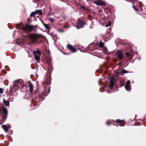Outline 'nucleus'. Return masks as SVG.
Returning <instances> with one entry per match:
<instances>
[{
    "mask_svg": "<svg viewBox=\"0 0 146 146\" xmlns=\"http://www.w3.org/2000/svg\"><path fill=\"white\" fill-rule=\"evenodd\" d=\"M3 92V90L2 88H0V93H2Z\"/></svg>",
    "mask_w": 146,
    "mask_h": 146,
    "instance_id": "obj_28",
    "label": "nucleus"
},
{
    "mask_svg": "<svg viewBox=\"0 0 146 146\" xmlns=\"http://www.w3.org/2000/svg\"><path fill=\"white\" fill-rule=\"evenodd\" d=\"M35 13L36 14H38L39 15H41L42 14V13L41 10H37L35 11Z\"/></svg>",
    "mask_w": 146,
    "mask_h": 146,
    "instance_id": "obj_18",
    "label": "nucleus"
},
{
    "mask_svg": "<svg viewBox=\"0 0 146 146\" xmlns=\"http://www.w3.org/2000/svg\"><path fill=\"white\" fill-rule=\"evenodd\" d=\"M33 26L29 25H27L23 28V29L26 31H31L33 29Z\"/></svg>",
    "mask_w": 146,
    "mask_h": 146,
    "instance_id": "obj_3",
    "label": "nucleus"
},
{
    "mask_svg": "<svg viewBox=\"0 0 146 146\" xmlns=\"http://www.w3.org/2000/svg\"><path fill=\"white\" fill-rule=\"evenodd\" d=\"M132 7L133 8V9L135 10V11H137V9L135 6H132Z\"/></svg>",
    "mask_w": 146,
    "mask_h": 146,
    "instance_id": "obj_27",
    "label": "nucleus"
},
{
    "mask_svg": "<svg viewBox=\"0 0 146 146\" xmlns=\"http://www.w3.org/2000/svg\"><path fill=\"white\" fill-rule=\"evenodd\" d=\"M13 86V89L15 90L16 91L18 90L19 88H21L19 84L17 83L16 81H15V83L14 84Z\"/></svg>",
    "mask_w": 146,
    "mask_h": 146,
    "instance_id": "obj_8",
    "label": "nucleus"
},
{
    "mask_svg": "<svg viewBox=\"0 0 146 146\" xmlns=\"http://www.w3.org/2000/svg\"><path fill=\"white\" fill-rule=\"evenodd\" d=\"M51 59L50 58H49V61H48V62L49 63L51 61Z\"/></svg>",
    "mask_w": 146,
    "mask_h": 146,
    "instance_id": "obj_30",
    "label": "nucleus"
},
{
    "mask_svg": "<svg viewBox=\"0 0 146 146\" xmlns=\"http://www.w3.org/2000/svg\"><path fill=\"white\" fill-rule=\"evenodd\" d=\"M121 72L123 73H127V72L126 70L123 69L121 71Z\"/></svg>",
    "mask_w": 146,
    "mask_h": 146,
    "instance_id": "obj_23",
    "label": "nucleus"
},
{
    "mask_svg": "<svg viewBox=\"0 0 146 146\" xmlns=\"http://www.w3.org/2000/svg\"><path fill=\"white\" fill-rule=\"evenodd\" d=\"M123 121L122 120H121L119 119H117L116 120V122H117V123H121Z\"/></svg>",
    "mask_w": 146,
    "mask_h": 146,
    "instance_id": "obj_22",
    "label": "nucleus"
},
{
    "mask_svg": "<svg viewBox=\"0 0 146 146\" xmlns=\"http://www.w3.org/2000/svg\"><path fill=\"white\" fill-rule=\"evenodd\" d=\"M9 127H10V125H9Z\"/></svg>",
    "mask_w": 146,
    "mask_h": 146,
    "instance_id": "obj_33",
    "label": "nucleus"
},
{
    "mask_svg": "<svg viewBox=\"0 0 146 146\" xmlns=\"http://www.w3.org/2000/svg\"><path fill=\"white\" fill-rule=\"evenodd\" d=\"M82 8H83V9H85V8H84V7H82Z\"/></svg>",
    "mask_w": 146,
    "mask_h": 146,
    "instance_id": "obj_32",
    "label": "nucleus"
},
{
    "mask_svg": "<svg viewBox=\"0 0 146 146\" xmlns=\"http://www.w3.org/2000/svg\"><path fill=\"white\" fill-rule=\"evenodd\" d=\"M102 82V79H100L99 80V84L100 85H101V84L100 83V82Z\"/></svg>",
    "mask_w": 146,
    "mask_h": 146,
    "instance_id": "obj_29",
    "label": "nucleus"
},
{
    "mask_svg": "<svg viewBox=\"0 0 146 146\" xmlns=\"http://www.w3.org/2000/svg\"><path fill=\"white\" fill-rule=\"evenodd\" d=\"M49 20L52 22H53L54 21V19L52 18H50Z\"/></svg>",
    "mask_w": 146,
    "mask_h": 146,
    "instance_id": "obj_25",
    "label": "nucleus"
},
{
    "mask_svg": "<svg viewBox=\"0 0 146 146\" xmlns=\"http://www.w3.org/2000/svg\"><path fill=\"white\" fill-rule=\"evenodd\" d=\"M125 54L126 55L127 57L129 56H130V54L129 53L126 52L125 53Z\"/></svg>",
    "mask_w": 146,
    "mask_h": 146,
    "instance_id": "obj_26",
    "label": "nucleus"
},
{
    "mask_svg": "<svg viewBox=\"0 0 146 146\" xmlns=\"http://www.w3.org/2000/svg\"><path fill=\"white\" fill-rule=\"evenodd\" d=\"M99 45L100 47H102L104 45V43L103 42H100L99 43Z\"/></svg>",
    "mask_w": 146,
    "mask_h": 146,
    "instance_id": "obj_20",
    "label": "nucleus"
},
{
    "mask_svg": "<svg viewBox=\"0 0 146 146\" xmlns=\"http://www.w3.org/2000/svg\"><path fill=\"white\" fill-rule=\"evenodd\" d=\"M49 90L50 91V88H49Z\"/></svg>",
    "mask_w": 146,
    "mask_h": 146,
    "instance_id": "obj_34",
    "label": "nucleus"
},
{
    "mask_svg": "<svg viewBox=\"0 0 146 146\" xmlns=\"http://www.w3.org/2000/svg\"><path fill=\"white\" fill-rule=\"evenodd\" d=\"M84 23L81 20L78 19L76 25L77 28L78 29L83 27Z\"/></svg>",
    "mask_w": 146,
    "mask_h": 146,
    "instance_id": "obj_5",
    "label": "nucleus"
},
{
    "mask_svg": "<svg viewBox=\"0 0 146 146\" xmlns=\"http://www.w3.org/2000/svg\"><path fill=\"white\" fill-rule=\"evenodd\" d=\"M2 127L6 133L8 132V129L7 125H3L2 126Z\"/></svg>",
    "mask_w": 146,
    "mask_h": 146,
    "instance_id": "obj_14",
    "label": "nucleus"
},
{
    "mask_svg": "<svg viewBox=\"0 0 146 146\" xmlns=\"http://www.w3.org/2000/svg\"><path fill=\"white\" fill-rule=\"evenodd\" d=\"M60 31V32H62L63 31V30H61Z\"/></svg>",
    "mask_w": 146,
    "mask_h": 146,
    "instance_id": "obj_31",
    "label": "nucleus"
},
{
    "mask_svg": "<svg viewBox=\"0 0 146 146\" xmlns=\"http://www.w3.org/2000/svg\"><path fill=\"white\" fill-rule=\"evenodd\" d=\"M109 79L110 82L109 87L111 89L114 86L115 80V78L113 77H111Z\"/></svg>",
    "mask_w": 146,
    "mask_h": 146,
    "instance_id": "obj_4",
    "label": "nucleus"
},
{
    "mask_svg": "<svg viewBox=\"0 0 146 146\" xmlns=\"http://www.w3.org/2000/svg\"><path fill=\"white\" fill-rule=\"evenodd\" d=\"M2 112L3 113V115L2 116L1 120L3 121L2 123H0V124L3 123L5 121L7 117V111L5 107H4L3 108L2 110Z\"/></svg>",
    "mask_w": 146,
    "mask_h": 146,
    "instance_id": "obj_2",
    "label": "nucleus"
},
{
    "mask_svg": "<svg viewBox=\"0 0 146 146\" xmlns=\"http://www.w3.org/2000/svg\"><path fill=\"white\" fill-rule=\"evenodd\" d=\"M95 3L98 5H104L106 4L105 3L100 1H96Z\"/></svg>",
    "mask_w": 146,
    "mask_h": 146,
    "instance_id": "obj_11",
    "label": "nucleus"
},
{
    "mask_svg": "<svg viewBox=\"0 0 146 146\" xmlns=\"http://www.w3.org/2000/svg\"><path fill=\"white\" fill-rule=\"evenodd\" d=\"M30 40L33 43L34 42L35 40H37L40 37V35L36 33L31 34L29 35Z\"/></svg>",
    "mask_w": 146,
    "mask_h": 146,
    "instance_id": "obj_1",
    "label": "nucleus"
},
{
    "mask_svg": "<svg viewBox=\"0 0 146 146\" xmlns=\"http://www.w3.org/2000/svg\"><path fill=\"white\" fill-rule=\"evenodd\" d=\"M3 103L5 106L9 107V102L8 101L4 99H3Z\"/></svg>",
    "mask_w": 146,
    "mask_h": 146,
    "instance_id": "obj_13",
    "label": "nucleus"
},
{
    "mask_svg": "<svg viewBox=\"0 0 146 146\" xmlns=\"http://www.w3.org/2000/svg\"><path fill=\"white\" fill-rule=\"evenodd\" d=\"M28 84H29V87L30 92L31 93L33 91V85L31 81H29L28 82Z\"/></svg>",
    "mask_w": 146,
    "mask_h": 146,
    "instance_id": "obj_12",
    "label": "nucleus"
},
{
    "mask_svg": "<svg viewBox=\"0 0 146 146\" xmlns=\"http://www.w3.org/2000/svg\"><path fill=\"white\" fill-rule=\"evenodd\" d=\"M17 82L19 84V86H21L22 88H23L24 90L26 89V87L24 84V81L21 80H16Z\"/></svg>",
    "mask_w": 146,
    "mask_h": 146,
    "instance_id": "obj_6",
    "label": "nucleus"
},
{
    "mask_svg": "<svg viewBox=\"0 0 146 146\" xmlns=\"http://www.w3.org/2000/svg\"><path fill=\"white\" fill-rule=\"evenodd\" d=\"M111 25V23L110 21H109L107 25H106L105 27H108Z\"/></svg>",
    "mask_w": 146,
    "mask_h": 146,
    "instance_id": "obj_24",
    "label": "nucleus"
},
{
    "mask_svg": "<svg viewBox=\"0 0 146 146\" xmlns=\"http://www.w3.org/2000/svg\"><path fill=\"white\" fill-rule=\"evenodd\" d=\"M117 57L120 59H122L124 57V55L122 52L120 50H117Z\"/></svg>",
    "mask_w": 146,
    "mask_h": 146,
    "instance_id": "obj_7",
    "label": "nucleus"
},
{
    "mask_svg": "<svg viewBox=\"0 0 146 146\" xmlns=\"http://www.w3.org/2000/svg\"><path fill=\"white\" fill-rule=\"evenodd\" d=\"M35 11L31 13L30 15V17H33L35 15H36Z\"/></svg>",
    "mask_w": 146,
    "mask_h": 146,
    "instance_id": "obj_19",
    "label": "nucleus"
},
{
    "mask_svg": "<svg viewBox=\"0 0 146 146\" xmlns=\"http://www.w3.org/2000/svg\"><path fill=\"white\" fill-rule=\"evenodd\" d=\"M33 54H34L35 56L37 55H40V52L38 50L34 51L33 52Z\"/></svg>",
    "mask_w": 146,
    "mask_h": 146,
    "instance_id": "obj_17",
    "label": "nucleus"
},
{
    "mask_svg": "<svg viewBox=\"0 0 146 146\" xmlns=\"http://www.w3.org/2000/svg\"><path fill=\"white\" fill-rule=\"evenodd\" d=\"M67 47L68 49L72 52H75L76 51V48L70 44L67 45Z\"/></svg>",
    "mask_w": 146,
    "mask_h": 146,
    "instance_id": "obj_9",
    "label": "nucleus"
},
{
    "mask_svg": "<svg viewBox=\"0 0 146 146\" xmlns=\"http://www.w3.org/2000/svg\"><path fill=\"white\" fill-rule=\"evenodd\" d=\"M15 97V96L13 94H12L10 96L9 100H11V101H12L13 100Z\"/></svg>",
    "mask_w": 146,
    "mask_h": 146,
    "instance_id": "obj_15",
    "label": "nucleus"
},
{
    "mask_svg": "<svg viewBox=\"0 0 146 146\" xmlns=\"http://www.w3.org/2000/svg\"><path fill=\"white\" fill-rule=\"evenodd\" d=\"M44 26L48 30L49 29V27L48 25L45 24H44Z\"/></svg>",
    "mask_w": 146,
    "mask_h": 146,
    "instance_id": "obj_21",
    "label": "nucleus"
},
{
    "mask_svg": "<svg viewBox=\"0 0 146 146\" xmlns=\"http://www.w3.org/2000/svg\"><path fill=\"white\" fill-rule=\"evenodd\" d=\"M40 55H38L35 56V58L36 60L38 62H40Z\"/></svg>",
    "mask_w": 146,
    "mask_h": 146,
    "instance_id": "obj_16",
    "label": "nucleus"
},
{
    "mask_svg": "<svg viewBox=\"0 0 146 146\" xmlns=\"http://www.w3.org/2000/svg\"><path fill=\"white\" fill-rule=\"evenodd\" d=\"M130 82L129 80H128L127 81L126 83V84L125 86V88L126 90L128 91H129L130 90Z\"/></svg>",
    "mask_w": 146,
    "mask_h": 146,
    "instance_id": "obj_10",
    "label": "nucleus"
}]
</instances>
